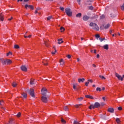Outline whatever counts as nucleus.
Returning <instances> with one entry per match:
<instances>
[{"label": "nucleus", "mask_w": 124, "mask_h": 124, "mask_svg": "<svg viewBox=\"0 0 124 124\" xmlns=\"http://www.w3.org/2000/svg\"><path fill=\"white\" fill-rule=\"evenodd\" d=\"M0 62L2 63V64L4 65L5 64H11L12 63V61L10 59H3V58H0Z\"/></svg>", "instance_id": "obj_1"}, {"label": "nucleus", "mask_w": 124, "mask_h": 124, "mask_svg": "<svg viewBox=\"0 0 124 124\" xmlns=\"http://www.w3.org/2000/svg\"><path fill=\"white\" fill-rule=\"evenodd\" d=\"M100 104L98 103V102H96L94 105L91 104L90 107H89V108L90 110H92V109H94L95 108H98L99 107H100Z\"/></svg>", "instance_id": "obj_2"}, {"label": "nucleus", "mask_w": 124, "mask_h": 124, "mask_svg": "<svg viewBox=\"0 0 124 124\" xmlns=\"http://www.w3.org/2000/svg\"><path fill=\"white\" fill-rule=\"evenodd\" d=\"M89 26L90 27H92L93 30H95V31H99V27H98V26L95 23L91 22L90 23Z\"/></svg>", "instance_id": "obj_3"}, {"label": "nucleus", "mask_w": 124, "mask_h": 124, "mask_svg": "<svg viewBox=\"0 0 124 124\" xmlns=\"http://www.w3.org/2000/svg\"><path fill=\"white\" fill-rule=\"evenodd\" d=\"M65 11L67 16H69V17L72 16V12H71V9H70V8H66L65 9Z\"/></svg>", "instance_id": "obj_4"}, {"label": "nucleus", "mask_w": 124, "mask_h": 124, "mask_svg": "<svg viewBox=\"0 0 124 124\" xmlns=\"http://www.w3.org/2000/svg\"><path fill=\"white\" fill-rule=\"evenodd\" d=\"M41 93L43 96H46V95L47 94V89L45 88H43L41 90Z\"/></svg>", "instance_id": "obj_5"}, {"label": "nucleus", "mask_w": 124, "mask_h": 124, "mask_svg": "<svg viewBox=\"0 0 124 124\" xmlns=\"http://www.w3.org/2000/svg\"><path fill=\"white\" fill-rule=\"evenodd\" d=\"M29 93L32 97H35V95L34 94V90L33 89H31L29 91Z\"/></svg>", "instance_id": "obj_6"}, {"label": "nucleus", "mask_w": 124, "mask_h": 124, "mask_svg": "<svg viewBox=\"0 0 124 124\" xmlns=\"http://www.w3.org/2000/svg\"><path fill=\"white\" fill-rule=\"evenodd\" d=\"M41 100L43 102H44V103H47V102H48V99L47 98V97L45 96H42Z\"/></svg>", "instance_id": "obj_7"}, {"label": "nucleus", "mask_w": 124, "mask_h": 124, "mask_svg": "<svg viewBox=\"0 0 124 124\" xmlns=\"http://www.w3.org/2000/svg\"><path fill=\"white\" fill-rule=\"evenodd\" d=\"M115 76L118 78V80H121V81H124V78L121 75H119L118 73H115Z\"/></svg>", "instance_id": "obj_8"}, {"label": "nucleus", "mask_w": 124, "mask_h": 124, "mask_svg": "<svg viewBox=\"0 0 124 124\" xmlns=\"http://www.w3.org/2000/svg\"><path fill=\"white\" fill-rule=\"evenodd\" d=\"M20 68L22 71H24L25 72H27L28 71V68L25 65L21 66Z\"/></svg>", "instance_id": "obj_9"}, {"label": "nucleus", "mask_w": 124, "mask_h": 124, "mask_svg": "<svg viewBox=\"0 0 124 124\" xmlns=\"http://www.w3.org/2000/svg\"><path fill=\"white\" fill-rule=\"evenodd\" d=\"M28 8H31V9H32V10H33V9H34L33 6L26 4L25 5V8H26V9H28Z\"/></svg>", "instance_id": "obj_10"}, {"label": "nucleus", "mask_w": 124, "mask_h": 124, "mask_svg": "<svg viewBox=\"0 0 124 124\" xmlns=\"http://www.w3.org/2000/svg\"><path fill=\"white\" fill-rule=\"evenodd\" d=\"M89 19H90V16H87V15H85L83 17V20L84 21H88V20H89Z\"/></svg>", "instance_id": "obj_11"}, {"label": "nucleus", "mask_w": 124, "mask_h": 124, "mask_svg": "<svg viewBox=\"0 0 124 124\" xmlns=\"http://www.w3.org/2000/svg\"><path fill=\"white\" fill-rule=\"evenodd\" d=\"M108 112H109V113H114V109L112 108H109L108 109Z\"/></svg>", "instance_id": "obj_12"}, {"label": "nucleus", "mask_w": 124, "mask_h": 124, "mask_svg": "<svg viewBox=\"0 0 124 124\" xmlns=\"http://www.w3.org/2000/svg\"><path fill=\"white\" fill-rule=\"evenodd\" d=\"M21 95L24 97V98H27L28 97V94L26 93H21Z\"/></svg>", "instance_id": "obj_13"}, {"label": "nucleus", "mask_w": 124, "mask_h": 124, "mask_svg": "<svg viewBox=\"0 0 124 124\" xmlns=\"http://www.w3.org/2000/svg\"><path fill=\"white\" fill-rule=\"evenodd\" d=\"M100 118L101 119H103V120H108L107 117H106V116L105 115H100Z\"/></svg>", "instance_id": "obj_14"}, {"label": "nucleus", "mask_w": 124, "mask_h": 124, "mask_svg": "<svg viewBox=\"0 0 124 124\" xmlns=\"http://www.w3.org/2000/svg\"><path fill=\"white\" fill-rule=\"evenodd\" d=\"M73 88L74 90L77 91V90H78V88H77V84L74 83L73 84Z\"/></svg>", "instance_id": "obj_15"}, {"label": "nucleus", "mask_w": 124, "mask_h": 124, "mask_svg": "<svg viewBox=\"0 0 124 124\" xmlns=\"http://www.w3.org/2000/svg\"><path fill=\"white\" fill-rule=\"evenodd\" d=\"M85 97H86V98H90V99H93V97L90 95H85Z\"/></svg>", "instance_id": "obj_16"}, {"label": "nucleus", "mask_w": 124, "mask_h": 124, "mask_svg": "<svg viewBox=\"0 0 124 124\" xmlns=\"http://www.w3.org/2000/svg\"><path fill=\"white\" fill-rule=\"evenodd\" d=\"M58 43L59 44H62V43H63V41H62V39H59L58 40Z\"/></svg>", "instance_id": "obj_17"}, {"label": "nucleus", "mask_w": 124, "mask_h": 124, "mask_svg": "<svg viewBox=\"0 0 124 124\" xmlns=\"http://www.w3.org/2000/svg\"><path fill=\"white\" fill-rule=\"evenodd\" d=\"M3 15L2 14H0V20L2 22L3 21Z\"/></svg>", "instance_id": "obj_18"}, {"label": "nucleus", "mask_w": 124, "mask_h": 124, "mask_svg": "<svg viewBox=\"0 0 124 124\" xmlns=\"http://www.w3.org/2000/svg\"><path fill=\"white\" fill-rule=\"evenodd\" d=\"M84 81H85V78H79L78 79V83H81V82H84Z\"/></svg>", "instance_id": "obj_19"}, {"label": "nucleus", "mask_w": 124, "mask_h": 124, "mask_svg": "<svg viewBox=\"0 0 124 124\" xmlns=\"http://www.w3.org/2000/svg\"><path fill=\"white\" fill-rule=\"evenodd\" d=\"M60 65H63L64 64V62L63 61V60L61 59L60 61Z\"/></svg>", "instance_id": "obj_20"}, {"label": "nucleus", "mask_w": 124, "mask_h": 124, "mask_svg": "<svg viewBox=\"0 0 124 124\" xmlns=\"http://www.w3.org/2000/svg\"><path fill=\"white\" fill-rule=\"evenodd\" d=\"M104 48L105 49V50H108V49H109V46L108 45H105L104 46Z\"/></svg>", "instance_id": "obj_21"}, {"label": "nucleus", "mask_w": 124, "mask_h": 124, "mask_svg": "<svg viewBox=\"0 0 124 124\" xmlns=\"http://www.w3.org/2000/svg\"><path fill=\"white\" fill-rule=\"evenodd\" d=\"M116 122L117 124H119L121 123V120H120V118H117L116 119Z\"/></svg>", "instance_id": "obj_22"}, {"label": "nucleus", "mask_w": 124, "mask_h": 124, "mask_svg": "<svg viewBox=\"0 0 124 124\" xmlns=\"http://www.w3.org/2000/svg\"><path fill=\"white\" fill-rule=\"evenodd\" d=\"M82 16V14L81 13H79L78 14L76 15V17L78 18H80Z\"/></svg>", "instance_id": "obj_23"}, {"label": "nucleus", "mask_w": 124, "mask_h": 124, "mask_svg": "<svg viewBox=\"0 0 124 124\" xmlns=\"http://www.w3.org/2000/svg\"><path fill=\"white\" fill-rule=\"evenodd\" d=\"M45 45L46 47H49V43H48V41H45Z\"/></svg>", "instance_id": "obj_24"}, {"label": "nucleus", "mask_w": 124, "mask_h": 124, "mask_svg": "<svg viewBox=\"0 0 124 124\" xmlns=\"http://www.w3.org/2000/svg\"><path fill=\"white\" fill-rule=\"evenodd\" d=\"M53 48H54L55 51L54 52H51V53L52 55H55V54H56V53H57V50L56 49V48L55 47V46H53Z\"/></svg>", "instance_id": "obj_25"}, {"label": "nucleus", "mask_w": 124, "mask_h": 124, "mask_svg": "<svg viewBox=\"0 0 124 124\" xmlns=\"http://www.w3.org/2000/svg\"><path fill=\"white\" fill-rule=\"evenodd\" d=\"M15 49H19L20 48V46L18 45H15L14 46Z\"/></svg>", "instance_id": "obj_26"}, {"label": "nucleus", "mask_w": 124, "mask_h": 124, "mask_svg": "<svg viewBox=\"0 0 124 124\" xmlns=\"http://www.w3.org/2000/svg\"><path fill=\"white\" fill-rule=\"evenodd\" d=\"M109 27H110V24H108L104 26V28H105V29H106V30H107V29H108V28H109Z\"/></svg>", "instance_id": "obj_27"}, {"label": "nucleus", "mask_w": 124, "mask_h": 124, "mask_svg": "<svg viewBox=\"0 0 124 124\" xmlns=\"http://www.w3.org/2000/svg\"><path fill=\"white\" fill-rule=\"evenodd\" d=\"M61 122H62V124H65L66 123V121H65V120H64L62 118L61 119Z\"/></svg>", "instance_id": "obj_28"}, {"label": "nucleus", "mask_w": 124, "mask_h": 124, "mask_svg": "<svg viewBox=\"0 0 124 124\" xmlns=\"http://www.w3.org/2000/svg\"><path fill=\"white\" fill-rule=\"evenodd\" d=\"M86 5H91L92 3H91V1H87L86 3Z\"/></svg>", "instance_id": "obj_29"}, {"label": "nucleus", "mask_w": 124, "mask_h": 124, "mask_svg": "<svg viewBox=\"0 0 124 124\" xmlns=\"http://www.w3.org/2000/svg\"><path fill=\"white\" fill-rule=\"evenodd\" d=\"M30 85H34V81L32 79L30 80Z\"/></svg>", "instance_id": "obj_30"}, {"label": "nucleus", "mask_w": 124, "mask_h": 124, "mask_svg": "<svg viewBox=\"0 0 124 124\" xmlns=\"http://www.w3.org/2000/svg\"><path fill=\"white\" fill-rule=\"evenodd\" d=\"M12 86L14 88H15V87L17 86V83H16V82H13L12 84Z\"/></svg>", "instance_id": "obj_31"}, {"label": "nucleus", "mask_w": 124, "mask_h": 124, "mask_svg": "<svg viewBox=\"0 0 124 124\" xmlns=\"http://www.w3.org/2000/svg\"><path fill=\"white\" fill-rule=\"evenodd\" d=\"M88 8L89 10H93V6H90L88 7Z\"/></svg>", "instance_id": "obj_32"}, {"label": "nucleus", "mask_w": 124, "mask_h": 124, "mask_svg": "<svg viewBox=\"0 0 124 124\" xmlns=\"http://www.w3.org/2000/svg\"><path fill=\"white\" fill-rule=\"evenodd\" d=\"M99 77L100 78H101L102 80H105V79H106V78H105L103 76H99Z\"/></svg>", "instance_id": "obj_33"}, {"label": "nucleus", "mask_w": 124, "mask_h": 124, "mask_svg": "<svg viewBox=\"0 0 124 124\" xmlns=\"http://www.w3.org/2000/svg\"><path fill=\"white\" fill-rule=\"evenodd\" d=\"M74 124H81L80 123L76 120L74 121Z\"/></svg>", "instance_id": "obj_34"}, {"label": "nucleus", "mask_w": 124, "mask_h": 124, "mask_svg": "<svg viewBox=\"0 0 124 124\" xmlns=\"http://www.w3.org/2000/svg\"><path fill=\"white\" fill-rule=\"evenodd\" d=\"M16 117L17 118H20V117H21V112H18L17 114H16Z\"/></svg>", "instance_id": "obj_35"}, {"label": "nucleus", "mask_w": 124, "mask_h": 124, "mask_svg": "<svg viewBox=\"0 0 124 124\" xmlns=\"http://www.w3.org/2000/svg\"><path fill=\"white\" fill-rule=\"evenodd\" d=\"M96 91H99V92H101V88H99V87H97L96 89Z\"/></svg>", "instance_id": "obj_36"}, {"label": "nucleus", "mask_w": 124, "mask_h": 124, "mask_svg": "<svg viewBox=\"0 0 124 124\" xmlns=\"http://www.w3.org/2000/svg\"><path fill=\"white\" fill-rule=\"evenodd\" d=\"M9 123L10 124H13V119H10L9 121Z\"/></svg>", "instance_id": "obj_37"}, {"label": "nucleus", "mask_w": 124, "mask_h": 124, "mask_svg": "<svg viewBox=\"0 0 124 124\" xmlns=\"http://www.w3.org/2000/svg\"><path fill=\"white\" fill-rule=\"evenodd\" d=\"M64 109L65 110V111H68V108L67 107V106H65L64 107Z\"/></svg>", "instance_id": "obj_38"}, {"label": "nucleus", "mask_w": 124, "mask_h": 124, "mask_svg": "<svg viewBox=\"0 0 124 124\" xmlns=\"http://www.w3.org/2000/svg\"><path fill=\"white\" fill-rule=\"evenodd\" d=\"M105 38H99V40L101 42H102V41H103V40H105Z\"/></svg>", "instance_id": "obj_39"}, {"label": "nucleus", "mask_w": 124, "mask_h": 124, "mask_svg": "<svg viewBox=\"0 0 124 124\" xmlns=\"http://www.w3.org/2000/svg\"><path fill=\"white\" fill-rule=\"evenodd\" d=\"M43 62L44 65H48V63H47V61Z\"/></svg>", "instance_id": "obj_40"}, {"label": "nucleus", "mask_w": 124, "mask_h": 124, "mask_svg": "<svg viewBox=\"0 0 124 124\" xmlns=\"http://www.w3.org/2000/svg\"><path fill=\"white\" fill-rule=\"evenodd\" d=\"M89 84H90V82L89 81V80H88V82H85V86H86V87H88Z\"/></svg>", "instance_id": "obj_41"}, {"label": "nucleus", "mask_w": 124, "mask_h": 124, "mask_svg": "<svg viewBox=\"0 0 124 124\" xmlns=\"http://www.w3.org/2000/svg\"><path fill=\"white\" fill-rule=\"evenodd\" d=\"M60 30H61V31L62 32V31H64V28H63V27H61V29H60Z\"/></svg>", "instance_id": "obj_42"}, {"label": "nucleus", "mask_w": 124, "mask_h": 124, "mask_svg": "<svg viewBox=\"0 0 124 124\" xmlns=\"http://www.w3.org/2000/svg\"><path fill=\"white\" fill-rule=\"evenodd\" d=\"M51 19H52V16H48V17L47 18V21H49V20H51Z\"/></svg>", "instance_id": "obj_43"}, {"label": "nucleus", "mask_w": 124, "mask_h": 124, "mask_svg": "<svg viewBox=\"0 0 124 124\" xmlns=\"http://www.w3.org/2000/svg\"><path fill=\"white\" fill-rule=\"evenodd\" d=\"M80 105H81V104L75 105V107H76V108H78L79 106H80Z\"/></svg>", "instance_id": "obj_44"}, {"label": "nucleus", "mask_w": 124, "mask_h": 124, "mask_svg": "<svg viewBox=\"0 0 124 124\" xmlns=\"http://www.w3.org/2000/svg\"><path fill=\"white\" fill-rule=\"evenodd\" d=\"M95 37L96 38H99V37H100V36L99 35V34H97L95 35Z\"/></svg>", "instance_id": "obj_45"}, {"label": "nucleus", "mask_w": 124, "mask_h": 124, "mask_svg": "<svg viewBox=\"0 0 124 124\" xmlns=\"http://www.w3.org/2000/svg\"><path fill=\"white\" fill-rule=\"evenodd\" d=\"M9 55H12V52H9V53H8L7 54V57H8V56H9Z\"/></svg>", "instance_id": "obj_46"}, {"label": "nucleus", "mask_w": 124, "mask_h": 124, "mask_svg": "<svg viewBox=\"0 0 124 124\" xmlns=\"http://www.w3.org/2000/svg\"><path fill=\"white\" fill-rule=\"evenodd\" d=\"M105 16H104V15H102L101 16H100V18L101 19H104Z\"/></svg>", "instance_id": "obj_47"}, {"label": "nucleus", "mask_w": 124, "mask_h": 124, "mask_svg": "<svg viewBox=\"0 0 124 124\" xmlns=\"http://www.w3.org/2000/svg\"><path fill=\"white\" fill-rule=\"evenodd\" d=\"M60 10H62V11H63V10H64V8L60 7Z\"/></svg>", "instance_id": "obj_48"}, {"label": "nucleus", "mask_w": 124, "mask_h": 124, "mask_svg": "<svg viewBox=\"0 0 124 124\" xmlns=\"http://www.w3.org/2000/svg\"><path fill=\"white\" fill-rule=\"evenodd\" d=\"M83 97L78 98L79 101H82V100H83Z\"/></svg>", "instance_id": "obj_49"}, {"label": "nucleus", "mask_w": 124, "mask_h": 124, "mask_svg": "<svg viewBox=\"0 0 124 124\" xmlns=\"http://www.w3.org/2000/svg\"><path fill=\"white\" fill-rule=\"evenodd\" d=\"M67 58L68 59H71V55H67Z\"/></svg>", "instance_id": "obj_50"}, {"label": "nucleus", "mask_w": 124, "mask_h": 124, "mask_svg": "<svg viewBox=\"0 0 124 124\" xmlns=\"http://www.w3.org/2000/svg\"><path fill=\"white\" fill-rule=\"evenodd\" d=\"M77 1L78 2V4H81V0H77Z\"/></svg>", "instance_id": "obj_51"}, {"label": "nucleus", "mask_w": 124, "mask_h": 124, "mask_svg": "<svg viewBox=\"0 0 124 124\" xmlns=\"http://www.w3.org/2000/svg\"><path fill=\"white\" fill-rule=\"evenodd\" d=\"M3 105V101H0V105Z\"/></svg>", "instance_id": "obj_52"}, {"label": "nucleus", "mask_w": 124, "mask_h": 124, "mask_svg": "<svg viewBox=\"0 0 124 124\" xmlns=\"http://www.w3.org/2000/svg\"><path fill=\"white\" fill-rule=\"evenodd\" d=\"M122 109L123 108H122L121 107L118 108V110H119V111H121Z\"/></svg>", "instance_id": "obj_53"}, {"label": "nucleus", "mask_w": 124, "mask_h": 124, "mask_svg": "<svg viewBox=\"0 0 124 124\" xmlns=\"http://www.w3.org/2000/svg\"><path fill=\"white\" fill-rule=\"evenodd\" d=\"M88 82H89L90 83H93V80L92 79H89Z\"/></svg>", "instance_id": "obj_54"}, {"label": "nucleus", "mask_w": 124, "mask_h": 124, "mask_svg": "<svg viewBox=\"0 0 124 124\" xmlns=\"http://www.w3.org/2000/svg\"><path fill=\"white\" fill-rule=\"evenodd\" d=\"M31 35H30L28 36H27V38H31Z\"/></svg>", "instance_id": "obj_55"}, {"label": "nucleus", "mask_w": 124, "mask_h": 124, "mask_svg": "<svg viewBox=\"0 0 124 124\" xmlns=\"http://www.w3.org/2000/svg\"><path fill=\"white\" fill-rule=\"evenodd\" d=\"M24 2H28L30 0H23Z\"/></svg>", "instance_id": "obj_56"}, {"label": "nucleus", "mask_w": 124, "mask_h": 124, "mask_svg": "<svg viewBox=\"0 0 124 124\" xmlns=\"http://www.w3.org/2000/svg\"><path fill=\"white\" fill-rule=\"evenodd\" d=\"M46 1H53V0H45Z\"/></svg>", "instance_id": "obj_57"}, {"label": "nucleus", "mask_w": 124, "mask_h": 124, "mask_svg": "<svg viewBox=\"0 0 124 124\" xmlns=\"http://www.w3.org/2000/svg\"><path fill=\"white\" fill-rule=\"evenodd\" d=\"M93 67H96V65H95V64H93Z\"/></svg>", "instance_id": "obj_58"}, {"label": "nucleus", "mask_w": 124, "mask_h": 124, "mask_svg": "<svg viewBox=\"0 0 124 124\" xmlns=\"http://www.w3.org/2000/svg\"><path fill=\"white\" fill-rule=\"evenodd\" d=\"M19 1H23V0H17V2H19Z\"/></svg>", "instance_id": "obj_59"}, {"label": "nucleus", "mask_w": 124, "mask_h": 124, "mask_svg": "<svg viewBox=\"0 0 124 124\" xmlns=\"http://www.w3.org/2000/svg\"><path fill=\"white\" fill-rule=\"evenodd\" d=\"M102 99L104 100V101H105V97H103Z\"/></svg>", "instance_id": "obj_60"}, {"label": "nucleus", "mask_w": 124, "mask_h": 124, "mask_svg": "<svg viewBox=\"0 0 124 124\" xmlns=\"http://www.w3.org/2000/svg\"><path fill=\"white\" fill-rule=\"evenodd\" d=\"M97 58L98 59L99 58V54H97Z\"/></svg>", "instance_id": "obj_61"}, {"label": "nucleus", "mask_w": 124, "mask_h": 124, "mask_svg": "<svg viewBox=\"0 0 124 124\" xmlns=\"http://www.w3.org/2000/svg\"><path fill=\"white\" fill-rule=\"evenodd\" d=\"M101 105H102V106H103V105H104V103H101Z\"/></svg>", "instance_id": "obj_62"}, {"label": "nucleus", "mask_w": 124, "mask_h": 124, "mask_svg": "<svg viewBox=\"0 0 124 124\" xmlns=\"http://www.w3.org/2000/svg\"><path fill=\"white\" fill-rule=\"evenodd\" d=\"M36 13H37V10H36L35 11V14H36Z\"/></svg>", "instance_id": "obj_63"}, {"label": "nucleus", "mask_w": 124, "mask_h": 124, "mask_svg": "<svg viewBox=\"0 0 124 124\" xmlns=\"http://www.w3.org/2000/svg\"><path fill=\"white\" fill-rule=\"evenodd\" d=\"M77 61H78V62H80V59L78 58V59H77Z\"/></svg>", "instance_id": "obj_64"}]
</instances>
